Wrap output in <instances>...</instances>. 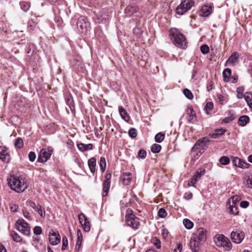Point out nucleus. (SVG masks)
Here are the masks:
<instances>
[{
  "label": "nucleus",
  "instance_id": "nucleus-1",
  "mask_svg": "<svg viewBox=\"0 0 252 252\" xmlns=\"http://www.w3.org/2000/svg\"><path fill=\"white\" fill-rule=\"evenodd\" d=\"M206 231L200 227L193 234L189 241L190 249L193 252H197L201 248V245L206 239Z\"/></svg>",
  "mask_w": 252,
  "mask_h": 252
},
{
  "label": "nucleus",
  "instance_id": "nucleus-2",
  "mask_svg": "<svg viewBox=\"0 0 252 252\" xmlns=\"http://www.w3.org/2000/svg\"><path fill=\"white\" fill-rule=\"evenodd\" d=\"M8 184L11 189L18 193L24 191L28 188L25 179L21 176H11L8 179Z\"/></svg>",
  "mask_w": 252,
  "mask_h": 252
},
{
  "label": "nucleus",
  "instance_id": "nucleus-3",
  "mask_svg": "<svg viewBox=\"0 0 252 252\" xmlns=\"http://www.w3.org/2000/svg\"><path fill=\"white\" fill-rule=\"evenodd\" d=\"M170 36L177 47L182 49L187 48L186 38L183 33H180L178 30L176 29L171 30L170 32Z\"/></svg>",
  "mask_w": 252,
  "mask_h": 252
},
{
  "label": "nucleus",
  "instance_id": "nucleus-4",
  "mask_svg": "<svg viewBox=\"0 0 252 252\" xmlns=\"http://www.w3.org/2000/svg\"><path fill=\"white\" fill-rule=\"evenodd\" d=\"M214 242L217 246L222 247L226 251H229L232 249L230 240L223 234L216 235L214 237Z\"/></svg>",
  "mask_w": 252,
  "mask_h": 252
},
{
  "label": "nucleus",
  "instance_id": "nucleus-5",
  "mask_svg": "<svg viewBox=\"0 0 252 252\" xmlns=\"http://www.w3.org/2000/svg\"><path fill=\"white\" fill-rule=\"evenodd\" d=\"M126 219L127 225L130 226L134 229H137L138 228L140 225L139 219L135 216L133 214V212L131 209H127Z\"/></svg>",
  "mask_w": 252,
  "mask_h": 252
},
{
  "label": "nucleus",
  "instance_id": "nucleus-6",
  "mask_svg": "<svg viewBox=\"0 0 252 252\" xmlns=\"http://www.w3.org/2000/svg\"><path fill=\"white\" fill-rule=\"evenodd\" d=\"M16 228L18 231L25 235L30 236V227L29 224L24 220H19L16 222Z\"/></svg>",
  "mask_w": 252,
  "mask_h": 252
},
{
  "label": "nucleus",
  "instance_id": "nucleus-7",
  "mask_svg": "<svg viewBox=\"0 0 252 252\" xmlns=\"http://www.w3.org/2000/svg\"><path fill=\"white\" fill-rule=\"evenodd\" d=\"M76 25L78 30L82 33H86L90 28V24L88 19L83 16H80L78 18Z\"/></svg>",
  "mask_w": 252,
  "mask_h": 252
},
{
  "label": "nucleus",
  "instance_id": "nucleus-8",
  "mask_svg": "<svg viewBox=\"0 0 252 252\" xmlns=\"http://www.w3.org/2000/svg\"><path fill=\"white\" fill-rule=\"evenodd\" d=\"M205 170L203 168H199L196 171L195 174H194L192 178L188 182V186H192L196 187L195 184L197 181L201 178V176L204 175Z\"/></svg>",
  "mask_w": 252,
  "mask_h": 252
},
{
  "label": "nucleus",
  "instance_id": "nucleus-9",
  "mask_svg": "<svg viewBox=\"0 0 252 252\" xmlns=\"http://www.w3.org/2000/svg\"><path fill=\"white\" fill-rule=\"evenodd\" d=\"M52 154V151L51 150H46L42 149L40 152L38 156L37 161L39 162H44L49 159Z\"/></svg>",
  "mask_w": 252,
  "mask_h": 252
},
{
  "label": "nucleus",
  "instance_id": "nucleus-10",
  "mask_svg": "<svg viewBox=\"0 0 252 252\" xmlns=\"http://www.w3.org/2000/svg\"><path fill=\"white\" fill-rule=\"evenodd\" d=\"M231 239L232 241L236 244H240L242 242L245 237V234L241 231H233L231 233Z\"/></svg>",
  "mask_w": 252,
  "mask_h": 252
},
{
  "label": "nucleus",
  "instance_id": "nucleus-11",
  "mask_svg": "<svg viewBox=\"0 0 252 252\" xmlns=\"http://www.w3.org/2000/svg\"><path fill=\"white\" fill-rule=\"evenodd\" d=\"M105 177V179L103 183V197L106 196L109 192L111 184V174L107 172Z\"/></svg>",
  "mask_w": 252,
  "mask_h": 252
},
{
  "label": "nucleus",
  "instance_id": "nucleus-12",
  "mask_svg": "<svg viewBox=\"0 0 252 252\" xmlns=\"http://www.w3.org/2000/svg\"><path fill=\"white\" fill-rule=\"evenodd\" d=\"M233 165L242 169H247L249 167L250 164L237 157H232Z\"/></svg>",
  "mask_w": 252,
  "mask_h": 252
},
{
  "label": "nucleus",
  "instance_id": "nucleus-13",
  "mask_svg": "<svg viewBox=\"0 0 252 252\" xmlns=\"http://www.w3.org/2000/svg\"><path fill=\"white\" fill-rule=\"evenodd\" d=\"M0 159L5 163H8L10 160V154L4 147L0 146Z\"/></svg>",
  "mask_w": 252,
  "mask_h": 252
},
{
  "label": "nucleus",
  "instance_id": "nucleus-14",
  "mask_svg": "<svg viewBox=\"0 0 252 252\" xmlns=\"http://www.w3.org/2000/svg\"><path fill=\"white\" fill-rule=\"evenodd\" d=\"M210 142V140L206 137L198 140L191 148L192 152H195L196 150L199 149L201 147L205 146L206 144Z\"/></svg>",
  "mask_w": 252,
  "mask_h": 252
},
{
  "label": "nucleus",
  "instance_id": "nucleus-15",
  "mask_svg": "<svg viewBox=\"0 0 252 252\" xmlns=\"http://www.w3.org/2000/svg\"><path fill=\"white\" fill-rule=\"evenodd\" d=\"M49 240L52 245H57L60 242L61 237L58 232L56 233L52 230V232H50Z\"/></svg>",
  "mask_w": 252,
  "mask_h": 252
},
{
  "label": "nucleus",
  "instance_id": "nucleus-16",
  "mask_svg": "<svg viewBox=\"0 0 252 252\" xmlns=\"http://www.w3.org/2000/svg\"><path fill=\"white\" fill-rule=\"evenodd\" d=\"M187 119L189 123H194L196 119V114L192 107H189L186 110Z\"/></svg>",
  "mask_w": 252,
  "mask_h": 252
},
{
  "label": "nucleus",
  "instance_id": "nucleus-17",
  "mask_svg": "<svg viewBox=\"0 0 252 252\" xmlns=\"http://www.w3.org/2000/svg\"><path fill=\"white\" fill-rule=\"evenodd\" d=\"M212 12V7L210 5H204L201 8L200 15L202 17L209 16Z\"/></svg>",
  "mask_w": 252,
  "mask_h": 252
},
{
  "label": "nucleus",
  "instance_id": "nucleus-18",
  "mask_svg": "<svg viewBox=\"0 0 252 252\" xmlns=\"http://www.w3.org/2000/svg\"><path fill=\"white\" fill-rule=\"evenodd\" d=\"M239 58V55L237 52L233 53L228 59L226 63L229 65H234L235 63H237Z\"/></svg>",
  "mask_w": 252,
  "mask_h": 252
},
{
  "label": "nucleus",
  "instance_id": "nucleus-19",
  "mask_svg": "<svg viewBox=\"0 0 252 252\" xmlns=\"http://www.w3.org/2000/svg\"><path fill=\"white\" fill-rule=\"evenodd\" d=\"M228 212L233 215H237L238 214V208L235 205V203L231 204L230 201H229V206L227 207Z\"/></svg>",
  "mask_w": 252,
  "mask_h": 252
},
{
  "label": "nucleus",
  "instance_id": "nucleus-20",
  "mask_svg": "<svg viewBox=\"0 0 252 252\" xmlns=\"http://www.w3.org/2000/svg\"><path fill=\"white\" fill-rule=\"evenodd\" d=\"M131 174L130 172H125L123 173L121 178L124 184L128 185L130 184L132 181V178L130 177Z\"/></svg>",
  "mask_w": 252,
  "mask_h": 252
},
{
  "label": "nucleus",
  "instance_id": "nucleus-21",
  "mask_svg": "<svg viewBox=\"0 0 252 252\" xmlns=\"http://www.w3.org/2000/svg\"><path fill=\"white\" fill-rule=\"evenodd\" d=\"M225 132V129L223 128L217 129L213 132L210 133L209 135L212 138H218L220 136L223 135Z\"/></svg>",
  "mask_w": 252,
  "mask_h": 252
},
{
  "label": "nucleus",
  "instance_id": "nucleus-22",
  "mask_svg": "<svg viewBox=\"0 0 252 252\" xmlns=\"http://www.w3.org/2000/svg\"><path fill=\"white\" fill-rule=\"evenodd\" d=\"M77 146L78 149L81 152L91 150L93 149V145L92 144H85L84 143H79Z\"/></svg>",
  "mask_w": 252,
  "mask_h": 252
},
{
  "label": "nucleus",
  "instance_id": "nucleus-23",
  "mask_svg": "<svg viewBox=\"0 0 252 252\" xmlns=\"http://www.w3.org/2000/svg\"><path fill=\"white\" fill-rule=\"evenodd\" d=\"M88 165L91 172L94 173L95 172L96 159L92 158L88 160Z\"/></svg>",
  "mask_w": 252,
  "mask_h": 252
},
{
  "label": "nucleus",
  "instance_id": "nucleus-24",
  "mask_svg": "<svg viewBox=\"0 0 252 252\" xmlns=\"http://www.w3.org/2000/svg\"><path fill=\"white\" fill-rule=\"evenodd\" d=\"M231 75V70L227 68L224 69L222 72L223 80L225 82H228L230 81V77Z\"/></svg>",
  "mask_w": 252,
  "mask_h": 252
},
{
  "label": "nucleus",
  "instance_id": "nucleus-25",
  "mask_svg": "<svg viewBox=\"0 0 252 252\" xmlns=\"http://www.w3.org/2000/svg\"><path fill=\"white\" fill-rule=\"evenodd\" d=\"M119 111L123 119H124L126 122H128L129 120V117L126 110L122 106H119Z\"/></svg>",
  "mask_w": 252,
  "mask_h": 252
},
{
  "label": "nucleus",
  "instance_id": "nucleus-26",
  "mask_svg": "<svg viewBox=\"0 0 252 252\" xmlns=\"http://www.w3.org/2000/svg\"><path fill=\"white\" fill-rule=\"evenodd\" d=\"M137 11V7L135 6L129 5L125 9V12L128 16H131Z\"/></svg>",
  "mask_w": 252,
  "mask_h": 252
},
{
  "label": "nucleus",
  "instance_id": "nucleus-27",
  "mask_svg": "<svg viewBox=\"0 0 252 252\" xmlns=\"http://www.w3.org/2000/svg\"><path fill=\"white\" fill-rule=\"evenodd\" d=\"M250 121L249 117L247 115L240 117L238 120V123L240 126H245Z\"/></svg>",
  "mask_w": 252,
  "mask_h": 252
},
{
  "label": "nucleus",
  "instance_id": "nucleus-28",
  "mask_svg": "<svg viewBox=\"0 0 252 252\" xmlns=\"http://www.w3.org/2000/svg\"><path fill=\"white\" fill-rule=\"evenodd\" d=\"M83 241V235L80 229L77 230V241L76 242L75 248L76 250H79L81 246Z\"/></svg>",
  "mask_w": 252,
  "mask_h": 252
},
{
  "label": "nucleus",
  "instance_id": "nucleus-29",
  "mask_svg": "<svg viewBox=\"0 0 252 252\" xmlns=\"http://www.w3.org/2000/svg\"><path fill=\"white\" fill-rule=\"evenodd\" d=\"M247 95L244 96L245 99L250 108L252 109V93L247 92Z\"/></svg>",
  "mask_w": 252,
  "mask_h": 252
},
{
  "label": "nucleus",
  "instance_id": "nucleus-30",
  "mask_svg": "<svg viewBox=\"0 0 252 252\" xmlns=\"http://www.w3.org/2000/svg\"><path fill=\"white\" fill-rule=\"evenodd\" d=\"M10 236L12 238L13 240L16 242H21L22 240V238L15 231L10 232Z\"/></svg>",
  "mask_w": 252,
  "mask_h": 252
},
{
  "label": "nucleus",
  "instance_id": "nucleus-31",
  "mask_svg": "<svg viewBox=\"0 0 252 252\" xmlns=\"http://www.w3.org/2000/svg\"><path fill=\"white\" fill-rule=\"evenodd\" d=\"M185 6L187 10H189L194 5V1L192 0H185L181 2Z\"/></svg>",
  "mask_w": 252,
  "mask_h": 252
},
{
  "label": "nucleus",
  "instance_id": "nucleus-32",
  "mask_svg": "<svg viewBox=\"0 0 252 252\" xmlns=\"http://www.w3.org/2000/svg\"><path fill=\"white\" fill-rule=\"evenodd\" d=\"M188 10L182 3L176 9V13L180 15H183Z\"/></svg>",
  "mask_w": 252,
  "mask_h": 252
},
{
  "label": "nucleus",
  "instance_id": "nucleus-33",
  "mask_svg": "<svg viewBox=\"0 0 252 252\" xmlns=\"http://www.w3.org/2000/svg\"><path fill=\"white\" fill-rule=\"evenodd\" d=\"M83 227L84 230L86 232H89L91 229V225L88 219H85L83 222V224H81Z\"/></svg>",
  "mask_w": 252,
  "mask_h": 252
},
{
  "label": "nucleus",
  "instance_id": "nucleus-34",
  "mask_svg": "<svg viewBox=\"0 0 252 252\" xmlns=\"http://www.w3.org/2000/svg\"><path fill=\"white\" fill-rule=\"evenodd\" d=\"M183 223L185 227L188 229H190L193 226V223L189 220L185 219L183 220Z\"/></svg>",
  "mask_w": 252,
  "mask_h": 252
},
{
  "label": "nucleus",
  "instance_id": "nucleus-35",
  "mask_svg": "<svg viewBox=\"0 0 252 252\" xmlns=\"http://www.w3.org/2000/svg\"><path fill=\"white\" fill-rule=\"evenodd\" d=\"M99 164L101 170L103 172L105 170L106 165L105 158L104 157L100 158Z\"/></svg>",
  "mask_w": 252,
  "mask_h": 252
},
{
  "label": "nucleus",
  "instance_id": "nucleus-36",
  "mask_svg": "<svg viewBox=\"0 0 252 252\" xmlns=\"http://www.w3.org/2000/svg\"><path fill=\"white\" fill-rule=\"evenodd\" d=\"M161 146L158 144H153L151 148V151L154 153H158L161 150Z\"/></svg>",
  "mask_w": 252,
  "mask_h": 252
},
{
  "label": "nucleus",
  "instance_id": "nucleus-37",
  "mask_svg": "<svg viewBox=\"0 0 252 252\" xmlns=\"http://www.w3.org/2000/svg\"><path fill=\"white\" fill-rule=\"evenodd\" d=\"M21 7L24 11H27L30 7V3L27 1H22L20 3Z\"/></svg>",
  "mask_w": 252,
  "mask_h": 252
},
{
  "label": "nucleus",
  "instance_id": "nucleus-38",
  "mask_svg": "<svg viewBox=\"0 0 252 252\" xmlns=\"http://www.w3.org/2000/svg\"><path fill=\"white\" fill-rule=\"evenodd\" d=\"M164 137V134L161 132L158 133L155 136V141L158 143H161L163 140Z\"/></svg>",
  "mask_w": 252,
  "mask_h": 252
},
{
  "label": "nucleus",
  "instance_id": "nucleus-39",
  "mask_svg": "<svg viewBox=\"0 0 252 252\" xmlns=\"http://www.w3.org/2000/svg\"><path fill=\"white\" fill-rule=\"evenodd\" d=\"M14 145L19 149H21L23 146V140L21 138H18L15 141Z\"/></svg>",
  "mask_w": 252,
  "mask_h": 252
},
{
  "label": "nucleus",
  "instance_id": "nucleus-40",
  "mask_svg": "<svg viewBox=\"0 0 252 252\" xmlns=\"http://www.w3.org/2000/svg\"><path fill=\"white\" fill-rule=\"evenodd\" d=\"M219 161L222 165H227L229 163L230 159L227 157L222 156L220 158Z\"/></svg>",
  "mask_w": 252,
  "mask_h": 252
},
{
  "label": "nucleus",
  "instance_id": "nucleus-41",
  "mask_svg": "<svg viewBox=\"0 0 252 252\" xmlns=\"http://www.w3.org/2000/svg\"><path fill=\"white\" fill-rule=\"evenodd\" d=\"M213 107H214V105H213V103L212 102H208L205 106V110L206 111V113L207 114H209V111L212 110L213 108Z\"/></svg>",
  "mask_w": 252,
  "mask_h": 252
},
{
  "label": "nucleus",
  "instance_id": "nucleus-42",
  "mask_svg": "<svg viewBox=\"0 0 252 252\" xmlns=\"http://www.w3.org/2000/svg\"><path fill=\"white\" fill-rule=\"evenodd\" d=\"M184 94L189 99H192L193 98V94L191 91L188 89H185L183 91Z\"/></svg>",
  "mask_w": 252,
  "mask_h": 252
},
{
  "label": "nucleus",
  "instance_id": "nucleus-43",
  "mask_svg": "<svg viewBox=\"0 0 252 252\" xmlns=\"http://www.w3.org/2000/svg\"><path fill=\"white\" fill-rule=\"evenodd\" d=\"M128 135L132 138H135L137 135L136 129L134 128H131L128 131Z\"/></svg>",
  "mask_w": 252,
  "mask_h": 252
},
{
  "label": "nucleus",
  "instance_id": "nucleus-44",
  "mask_svg": "<svg viewBox=\"0 0 252 252\" xmlns=\"http://www.w3.org/2000/svg\"><path fill=\"white\" fill-rule=\"evenodd\" d=\"M36 208L35 211L38 212L41 217H43L45 216V212L44 209H42L41 205L38 204Z\"/></svg>",
  "mask_w": 252,
  "mask_h": 252
},
{
  "label": "nucleus",
  "instance_id": "nucleus-45",
  "mask_svg": "<svg viewBox=\"0 0 252 252\" xmlns=\"http://www.w3.org/2000/svg\"><path fill=\"white\" fill-rule=\"evenodd\" d=\"M200 50L202 54H206L209 52V47L208 45L204 44L201 46Z\"/></svg>",
  "mask_w": 252,
  "mask_h": 252
},
{
  "label": "nucleus",
  "instance_id": "nucleus-46",
  "mask_svg": "<svg viewBox=\"0 0 252 252\" xmlns=\"http://www.w3.org/2000/svg\"><path fill=\"white\" fill-rule=\"evenodd\" d=\"M158 215L159 217L164 218L166 216L167 213L164 209L160 208L158 211Z\"/></svg>",
  "mask_w": 252,
  "mask_h": 252
},
{
  "label": "nucleus",
  "instance_id": "nucleus-47",
  "mask_svg": "<svg viewBox=\"0 0 252 252\" xmlns=\"http://www.w3.org/2000/svg\"><path fill=\"white\" fill-rule=\"evenodd\" d=\"M68 246V239L66 236L63 238V245L62 250L64 251L66 249Z\"/></svg>",
  "mask_w": 252,
  "mask_h": 252
},
{
  "label": "nucleus",
  "instance_id": "nucleus-48",
  "mask_svg": "<svg viewBox=\"0 0 252 252\" xmlns=\"http://www.w3.org/2000/svg\"><path fill=\"white\" fill-rule=\"evenodd\" d=\"M147 156V152L144 150H140L138 153V157L139 158H145Z\"/></svg>",
  "mask_w": 252,
  "mask_h": 252
},
{
  "label": "nucleus",
  "instance_id": "nucleus-49",
  "mask_svg": "<svg viewBox=\"0 0 252 252\" xmlns=\"http://www.w3.org/2000/svg\"><path fill=\"white\" fill-rule=\"evenodd\" d=\"M42 232V229L41 227L36 226L33 229V233L35 235H40Z\"/></svg>",
  "mask_w": 252,
  "mask_h": 252
},
{
  "label": "nucleus",
  "instance_id": "nucleus-50",
  "mask_svg": "<svg viewBox=\"0 0 252 252\" xmlns=\"http://www.w3.org/2000/svg\"><path fill=\"white\" fill-rule=\"evenodd\" d=\"M36 158V155L34 152H31L29 154V158L31 161H33Z\"/></svg>",
  "mask_w": 252,
  "mask_h": 252
},
{
  "label": "nucleus",
  "instance_id": "nucleus-51",
  "mask_svg": "<svg viewBox=\"0 0 252 252\" xmlns=\"http://www.w3.org/2000/svg\"><path fill=\"white\" fill-rule=\"evenodd\" d=\"M87 218L85 216V215L82 213L80 214L78 216V219L79 220V222L81 224H83V222H84V220H85V219H87Z\"/></svg>",
  "mask_w": 252,
  "mask_h": 252
},
{
  "label": "nucleus",
  "instance_id": "nucleus-52",
  "mask_svg": "<svg viewBox=\"0 0 252 252\" xmlns=\"http://www.w3.org/2000/svg\"><path fill=\"white\" fill-rule=\"evenodd\" d=\"M249 204L250 203L248 201H242L240 202V206L243 208H246L249 206Z\"/></svg>",
  "mask_w": 252,
  "mask_h": 252
},
{
  "label": "nucleus",
  "instance_id": "nucleus-53",
  "mask_svg": "<svg viewBox=\"0 0 252 252\" xmlns=\"http://www.w3.org/2000/svg\"><path fill=\"white\" fill-rule=\"evenodd\" d=\"M247 184L248 187L252 188V175L249 176L247 180Z\"/></svg>",
  "mask_w": 252,
  "mask_h": 252
},
{
  "label": "nucleus",
  "instance_id": "nucleus-54",
  "mask_svg": "<svg viewBox=\"0 0 252 252\" xmlns=\"http://www.w3.org/2000/svg\"><path fill=\"white\" fill-rule=\"evenodd\" d=\"M154 246L158 249H159L161 247L160 241L157 238L154 240Z\"/></svg>",
  "mask_w": 252,
  "mask_h": 252
},
{
  "label": "nucleus",
  "instance_id": "nucleus-55",
  "mask_svg": "<svg viewBox=\"0 0 252 252\" xmlns=\"http://www.w3.org/2000/svg\"><path fill=\"white\" fill-rule=\"evenodd\" d=\"M239 197L238 196H234L230 198V200H231L232 201V203L231 204H232L233 203H235V205H236L237 202L239 200Z\"/></svg>",
  "mask_w": 252,
  "mask_h": 252
},
{
  "label": "nucleus",
  "instance_id": "nucleus-56",
  "mask_svg": "<svg viewBox=\"0 0 252 252\" xmlns=\"http://www.w3.org/2000/svg\"><path fill=\"white\" fill-rule=\"evenodd\" d=\"M182 250V244L180 243L178 244L177 247L174 249V252H181Z\"/></svg>",
  "mask_w": 252,
  "mask_h": 252
},
{
  "label": "nucleus",
  "instance_id": "nucleus-57",
  "mask_svg": "<svg viewBox=\"0 0 252 252\" xmlns=\"http://www.w3.org/2000/svg\"><path fill=\"white\" fill-rule=\"evenodd\" d=\"M217 97L218 100H219V102L220 104H223V101H224V96L221 94H217Z\"/></svg>",
  "mask_w": 252,
  "mask_h": 252
},
{
  "label": "nucleus",
  "instance_id": "nucleus-58",
  "mask_svg": "<svg viewBox=\"0 0 252 252\" xmlns=\"http://www.w3.org/2000/svg\"><path fill=\"white\" fill-rule=\"evenodd\" d=\"M162 236H163V237L165 239L167 236H168V231L167 230V229H165V228H163L162 229Z\"/></svg>",
  "mask_w": 252,
  "mask_h": 252
},
{
  "label": "nucleus",
  "instance_id": "nucleus-59",
  "mask_svg": "<svg viewBox=\"0 0 252 252\" xmlns=\"http://www.w3.org/2000/svg\"><path fill=\"white\" fill-rule=\"evenodd\" d=\"M184 197L187 199H190L192 197V193L190 192H186L184 195Z\"/></svg>",
  "mask_w": 252,
  "mask_h": 252
},
{
  "label": "nucleus",
  "instance_id": "nucleus-60",
  "mask_svg": "<svg viewBox=\"0 0 252 252\" xmlns=\"http://www.w3.org/2000/svg\"><path fill=\"white\" fill-rule=\"evenodd\" d=\"M234 119L232 117H226L223 120V122L224 123H228Z\"/></svg>",
  "mask_w": 252,
  "mask_h": 252
},
{
  "label": "nucleus",
  "instance_id": "nucleus-61",
  "mask_svg": "<svg viewBox=\"0 0 252 252\" xmlns=\"http://www.w3.org/2000/svg\"><path fill=\"white\" fill-rule=\"evenodd\" d=\"M244 91V88L243 87H239L237 88L236 92L238 94H243V92Z\"/></svg>",
  "mask_w": 252,
  "mask_h": 252
},
{
  "label": "nucleus",
  "instance_id": "nucleus-62",
  "mask_svg": "<svg viewBox=\"0 0 252 252\" xmlns=\"http://www.w3.org/2000/svg\"><path fill=\"white\" fill-rule=\"evenodd\" d=\"M0 252H7L5 247L0 242Z\"/></svg>",
  "mask_w": 252,
  "mask_h": 252
},
{
  "label": "nucleus",
  "instance_id": "nucleus-63",
  "mask_svg": "<svg viewBox=\"0 0 252 252\" xmlns=\"http://www.w3.org/2000/svg\"><path fill=\"white\" fill-rule=\"evenodd\" d=\"M30 207L33 208L35 210L36 209L37 205H36L35 203L33 202H31L30 204Z\"/></svg>",
  "mask_w": 252,
  "mask_h": 252
},
{
  "label": "nucleus",
  "instance_id": "nucleus-64",
  "mask_svg": "<svg viewBox=\"0 0 252 252\" xmlns=\"http://www.w3.org/2000/svg\"><path fill=\"white\" fill-rule=\"evenodd\" d=\"M237 80H238V76H233L232 77V82L233 83H235L237 82Z\"/></svg>",
  "mask_w": 252,
  "mask_h": 252
}]
</instances>
